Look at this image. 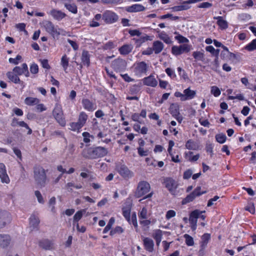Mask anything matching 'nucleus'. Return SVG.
Returning a JSON list of instances; mask_svg holds the SVG:
<instances>
[{
  "instance_id": "obj_51",
  "label": "nucleus",
  "mask_w": 256,
  "mask_h": 256,
  "mask_svg": "<svg viewBox=\"0 0 256 256\" xmlns=\"http://www.w3.org/2000/svg\"><path fill=\"white\" fill-rule=\"evenodd\" d=\"M148 40H152L151 38H150V36H141L140 38L136 40V42L139 45H140L142 44L144 42L146 41H147Z\"/></svg>"
},
{
  "instance_id": "obj_43",
  "label": "nucleus",
  "mask_w": 256,
  "mask_h": 256,
  "mask_svg": "<svg viewBox=\"0 0 256 256\" xmlns=\"http://www.w3.org/2000/svg\"><path fill=\"white\" fill-rule=\"evenodd\" d=\"M64 6L71 12L74 14L77 13V7L76 4H65Z\"/></svg>"
},
{
  "instance_id": "obj_13",
  "label": "nucleus",
  "mask_w": 256,
  "mask_h": 256,
  "mask_svg": "<svg viewBox=\"0 0 256 256\" xmlns=\"http://www.w3.org/2000/svg\"><path fill=\"white\" fill-rule=\"evenodd\" d=\"M0 178L2 183L8 184L10 182L6 172L5 166L2 163L0 164Z\"/></svg>"
},
{
  "instance_id": "obj_10",
  "label": "nucleus",
  "mask_w": 256,
  "mask_h": 256,
  "mask_svg": "<svg viewBox=\"0 0 256 256\" xmlns=\"http://www.w3.org/2000/svg\"><path fill=\"white\" fill-rule=\"evenodd\" d=\"M116 170L118 173L124 178H130L133 176V173L130 172L128 168L122 165L120 166H116Z\"/></svg>"
},
{
  "instance_id": "obj_29",
  "label": "nucleus",
  "mask_w": 256,
  "mask_h": 256,
  "mask_svg": "<svg viewBox=\"0 0 256 256\" xmlns=\"http://www.w3.org/2000/svg\"><path fill=\"white\" fill-rule=\"evenodd\" d=\"M185 146L187 149L190 150H196L198 148V144L192 140H188L186 143Z\"/></svg>"
},
{
  "instance_id": "obj_44",
  "label": "nucleus",
  "mask_w": 256,
  "mask_h": 256,
  "mask_svg": "<svg viewBox=\"0 0 256 256\" xmlns=\"http://www.w3.org/2000/svg\"><path fill=\"white\" fill-rule=\"evenodd\" d=\"M140 218L146 219L148 218V212L147 208L145 207L142 208L141 211L138 214Z\"/></svg>"
},
{
  "instance_id": "obj_47",
  "label": "nucleus",
  "mask_w": 256,
  "mask_h": 256,
  "mask_svg": "<svg viewBox=\"0 0 256 256\" xmlns=\"http://www.w3.org/2000/svg\"><path fill=\"white\" fill-rule=\"evenodd\" d=\"M70 129L73 131L78 130L82 128V126L78 122L70 123Z\"/></svg>"
},
{
  "instance_id": "obj_6",
  "label": "nucleus",
  "mask_w": 256,
  "mask_h": 256,
  "mask_svg": "<svg viewBox=\"0 0 256 256\" xmlns=\"http://www.w3.org/2000/svg\"><path fill=\"white\" fill-rule=\"evenodd\" d=\"M201 187L198 186L195 190L188 194L184 198L182 202V204H186L188 202H190L194 200L196 196H200V195L206 194V191L200 192Z\"/></svg>"
},
{
  "instance_id": "obj_4",
  "label": "nucleus",
  "mask_w": 256,
  "mask_h": 256,
  "mask_svg": "<svg viewBox=\"0 0 256 256\" xmlns=\"http://www.w3.org/2000/svg\"><path fill=\"white\" fill-rule=\"evenodd\" d=\"M52 116L56 121L62 126H64L66 124L64 112L60 105L56 104L52 111Z\"/></svg>"
},
{
  "instance_id": "obj_32",
  "label": "nucleus",
  "mask_w": 256,
  "mask_h": 256,
  "mask_svg": "<svg viewBox=\"0 0 256 256\" xmlns=\"http://www.w3.org/2000/svg\"><path fill=\"white\" fill-rule=\"evenodd\" d=\"M210 235L208 234H204L202 236V242H200V247L202 249H204L206 246L210 239Z\"/></svg>"
},
{
  "instance_id": "obj_9",
  "label": "nucleus",
  "mask_w": 256,
  "mask_h": 256,
  "mask_svg": "<svg viewBox=\"0 0 256 256\" xmlns=\"http://www.w3.org/2000/svg\"><path fill=\"white\" fill-rule=\"evenodd\" d=\"M11 221L10 214L7 212H0V228H4Z\"/></svg>"
},
{
  "instance_id": "obj_12",
  "label": "nucleus",
  "mask_w": 256,
  "mask_h": 256,
  "mask_svg": "<svg viewBox=\"0 0 256 256\" xmlns=\"http://www.w3.org/2000/svg\"><path fill=\"white\" fill-rule=\"evenodd\" d=\"M11 237L7 234H0V247L7 248L11 242Z\"/></svg>"
},
{
  "instance_id": "obj_16",
  "label": "nucleus",
  "mask_w": 256,
  "mask_h": 256,
  "mask_svg": "<svg viewBox=\"0 0 256 256\" xmlns=\"http://www.w3.org/2000/svg\"><path fill=\"white\" fill-rule=\"evenodd\" d=\"M145 10V8L140 4H134L126 8V10L129 12H136Z\"/></svg>"
},
{
  "instance_id": "obj_39",
  "label": "nucleus",
  "mask_w": 256,
  "mask_h": 256,
  "mask_svg": "<svg viewBox=\"0 0 256 256\" xmlns=\"http://www.w3.org/2000/svg\"><path fill=\"white\" fill-rule=\"evenodd\" d=\"M158 38L167 44H170L172 42L168 36L164 32H162L158 34Z\"/></svg>"
},
{
  "instance_id": "obj_14",
  "label": "nucleus",
  "mask_w": 256,
  "mask_h": 256,
  "mask_svg": "<svg viewBox=\"0 0 256 256\" xmlns=\"http://www.w3.org/2000/svg\"><path fill=\"white\" fill-rule=\"evenodd\" d=\"M114 66L116 70L122 71L126 68V62L122 59H117L114 61Z\"/></svg>"
},
{
  "instance_id": "obj_23",
  "label": "nucleus",
  "mask_w": 256,
  "mask_h": 256,
  "mask_svg": "<svg viewBox=\"0 0 256 256\" xmlns=\"http://www.w3.org/2000/svg\"><path fill=\"white\" fill-rule=\"evenodd\" d=\"M82 104L84 108L89 111H92L96 109V106L88 99H84Z\"/></svg>"
},
{
  "instance_id": "obj_5",
  "label": "nucleus",
  "mask_w": 256,
  "mask_h": 256,
  "mask_svg": "<svg viewBox=\"0 0 256 256\" xmlns=\"http://www.w3.org/2000/svg\"><path fill=\"white\" fill-rule=\"evenodd\" d=\"M150 184L146 181L140 182L138 185L134 193V196L139 198L145 195L150 190Z\"/></svg>"
},
{
  "instance_id": "obj_22",
  "label": "nucleus",
  "mask_w": 256,
  "mask_h": 256,
  "mask_svg": "<svg viewBox=\"0 0 256 256\" xmlns=\"http://www.w3.org/2000/svg\"><path fill=\"white\" fill-rule=\"evenodd\" d=\"M164 44L159 40L154 41L152 44V49L156 54L160 53L164 49Z\"/></svg>"
},
{
  "instance_id": "obj_21",
  "label": "nucleus",
  "mask_w": 256,
  "mask_h": 256,
  "mask_svg": "<svg viewBox=\"0 0 256 256\" xmlns=\"http://www.w3.org/2000/svg\"><path fill=\"white\" fill-rule=\"evenodd\" d=\"M29 220L30 226H32L33 228H35L38 227L40 222L38 214H32L30 216Z\"/></svg>"
},
{
  "instance_id": "obj_28",
  "label": "nucleus",
  "mask_w": 256,
  "mask_h": 256,
  "mask_svg": "<svg viewBox=\"0 0 256 256\" xmlns=\"http://www.w3.org/2000/svg\"><path fill=\"white\" fill-rule=\"evenodd\" d=\"M82 64L88 66L90 64V56L87 51H83L82 55Z\"/></svg>"
},
{
  "instance_id": "obj_53",
  "label": "nucleus",
  "mask_w": 256,
  "mask_h": 256,
  "mask_svg": "<svg viewBox=\"0 0 256 256\" xmlns=\"http://www.w3.org/2000/svg\"><path fill=\"white\" fill-rule=\"evenodd\" d=\"M160 18L161 19H165L166 18H170L172 20H176L179 19V17L178 16H173L172 14H168L162 16Z\"/></svg>"
},
{
  "instance_id": "obj_41",
  "label": "nucleus",
  "mask_w": 256,
  "mask_h": 256,
  "mask_svg": "<svg viewBox=\"0 0 256 256\" xmlns=\"http://www.w3.org/2000/svg\"><path fill=\"white\" fill-rule=\"evenodd\" d=\"M122 214L127 221L130 224V208H126L122 209Z\"/></svg>"
},
{
  "instance_id": "obj_30",
  "label": "nucleus",
  "mask_w": 256,
  "mask_h": 256,
  "mask_svg": "<svg viewBox=\"0 0 256 256\" xmlns=\"http://www.w3.org/2000/svg\"><path fill=\"white\" fill-rule=\"evenodd\" d=\"M184 96L185 97L184 98H186V100L190 99H192L195 96L196 94V91L192 90H190V88L184 90Z\"/></svg>"
},
{
  "instance_id": "obj_15",
  "label": "nucleus",
  "mask_w": 256,
  "mask_h": 256,
  "mask_svg": "<svg viewBox=\"0 0 256 256\" xmlns=\"http://www.w3.org/2000/svg\"><path fill=\"white\" fill-rule=\"evenodd\" d=\"M144 84L152 87H155L158 84V82L152 75L145 78L143 80Z\"/></svg>"
},
{
  "instance_id": "obj_26",
  "label": "nucleus",
  "mask_w": 256,
  "mask_h": 256,
  "mask_svg": "<svg viewBox=\"0 0 256 256\" xmlns=\"http://www.w3.org/2000/svg\"><path fill=\"white\" fill-rule=\"evenodd\" d=\"M200 214V212L198 210H194L190 213L189 218L190 224H197V219L199 218Z\"/></svg>"
},
{
  "instance_id": "obj_37",
  "label": "nucleus",
  "mask_w": 256,
  "mask_h": 256,
  "mask_svg": "<svg viewBox=\"0 0 256 256\" xmlns=\"http://www.w3.org/2000/svg\"><path fill=\"white\" fill-rule=\"evenodd\" d=\"M88 118V115L84 112H81L80 114L78 120V122L82 126L84 125Z\"/></svg>"
},
{
  "instance_id": "obj_38",
  "label": "nucleus",
  "mask_w": 256,
  "mask_h": 256,
  "mask_svg": "<svg viewBox=\"0 0 256 256\" xmlns=\"http://www.w3.org/2000/svg\"><path fill=\"white\" fill-rule=\"evenodd\" d=\"M153 238L155 239L156 244L158 246L162 238V231L160 230H156L153 234Z\"/></svg>"
},
{
  "instance_id": "obj_2",
  "label": "nucleus",
  "mask_w": 256,
  "mask_h": 256,
  "mask_svg": "<svg viewBox=\"0 0 256 256\" xmlns=\"http://www.w3.org/2000/svg\"><path fill=\"white\" fill-rule=\"evenodd\" d=\"M42 25L46 30L54 38H58L60 34L66 35V32L62 28L55 26L50 21L46 20L42 22Z\"/></svg>"
},
{
  "instance_id": "obj_54",
  "label": "nucleus",
  "mask_w": 256,
  "mask_h": 256,
  "mask_svg": "<svg viewBox=\"0 0 256 256\" xmlns=\"http://www.w3.org/2000/svg\"><path fill=\"white\" fill-rule=\"evenodd\" d=\"M211 93L215 96H218L220 95V91L217 86H213L211 88Z\"/></svg>"
},
{
  "instance_id": "obj_34",
  "label": "nucleus",
  "mask_w": 256,
  "mask_h": 256,
  "mask_svg": "<svg viewBox=\"0 0 256 256\" xmlns=\"http://www.w3.org/2000/svg\"><path fill=\"white\" fill-rule=\"evenodd\" d=\"M188 4L184 3V1L182 2V4L178 6H174L171 8L173 12H178L184 10H186L190 8V6H188Z\"/></svg>"
},
{
  "instance_id": "obj_60",
  "label": "nucleus",
  "mask_w": 256,
  "mask_h": 256,
  "mask_svg": "<svg viewBox=\"0 0 256 256\" xmlns=\"http://www.w3.org/2000/svg\"><path fill=\"white\" fill-rule=\"evenodd\" d=\"M176 216V212L173 210H169L167 212L166 217L168 220Z\"/></svg>"
},
{
  "instance_id": "obj_17",
  "label": "nucleus",
  "mask_w": 256,
  "mask_h": 256,
  "mask_svg": "<svg viewBox=\"0 0 256 256\" xmlns=\"http://www.w3.org/2000/svg\"><path fill=\"white\" fill-rule=\"evenodd\" d=\"M50 14L56 20H60L66 16V14L60 10L52 9L50 12Z\"/></svg>"
},
{
  "instance_id": "obj_63",
  "label": "nucleus",
  "mask_w": 256,
  "mask_h": 256,
  "mask_svg": "<svg viewBox=\"0 0 256 256\" xmlns=\"http://www.w3.org/2000/svg\"><path fill=\"white\" fill-rule=\"evenodd\" d=\"M124 230L121 226H116L114 230H113V234H120L124 232Z\"/></svg>"
},
{
  "instance_id": "obj_57",
  "label": "nucleus",
  "mask_w": 256,
  "mask_h": 256,
  "mask_svg": "<svg viewBox=\"0 0 256 256\" xmlns=\"http://www.w3.org/2000/svg\"><path fill=\"white\" fill-rule=\"evenodd\" d=\"M30 72L32 74H36L38 72V66L36 64H32L30 67Z\"/></svg>"
},
{
  "instance_id": "obj_48",
  "label": "nucleus",
  "mask_w": 256,
  "mask_h": 256,
  "mask_svg": "<svg viewBox=\"0 0 256 256\" xmlns=\"http://www.w3.org/2000/svg\"><path fill=\"white\" fill-rule=\"evenodd\" d=\"M184 237L186 239V243L188 246H192L194 244L193 238L188 234H185Z\"/></svg>"
},
{
  "instance_id": "obj_61",
  "label": "nucleus",
  "mask_w": 256,
  "mask_h": 256,
  "mask_svg": "<svg viewBox=\"0 0 256 256\" xmlns=\"http://www.w3.org/2000/svg\"><path fill=\"white\" fill-rule=\"evenodd\" d=\"M245 210L248 211L251 214H254L255 212V208L254 204H250L246 207Z\"/></svg>"
},
{
  "instance_id": "obj_7",
  "label": "nucleus",
  "mask_w": 256,
  "mask_h": 256,
  "mask_svg": "<svg viewBox=\"0 0 256 256\" xmlns=\"http://www.w3.org/2000/svg\"><path fill=\"white\" fill-rule=\"evenodd\" d=\"M190 50V46L186 44H182L178 46H173L172 48V53L176 56L180 55L184 52H188Z\"/></svg>"
},
{
  "instance_id": "obj_11",
  "label": "nucleus",
  "mask_w": 256,
  "mask_h": 256,
  "mask_svg": "<svg viewBox=\"0 0 256 256\" xmlns=\"http://www.w3.org/2000/svg\"><path fill=\"white\" fill-rule=\"evenodd\" d=\"M13 71L17 74L20 76L24 74L26 77H28L30 76V72L28 70L27 64L25 63L22 65V67H14L13 69Z\"/></svg>"
},
{
  "instance_id": "obj_8",
  "label": "nucleus",
  "mask_w": 256,
  "mask_h": 256,
  "mask_svg": "<svg viewBox=\"0 0 256 256\" xmlns=\"http://www.w3.org/2000/svg\"><path fill=\"white\" fill-rule=\"evenodd\" d=\"M164 184L172 194L175 192L178 184L174 180L171 178H166L164 180Z\"/></svg>"
},
{
  "instance_id": "obj_24",
  "label": "nucleus",
  "mask_w": 256,
  "mask_h": 256,
  "mask_svg": "<svg viewBox=\"0 0 256 256\" xmlns=\"http://www.w3.org/2000/svg\"><path fill=\"white\" fill-rule=\"evenodd\" d=\"M179 105L176 104H172L170 107L169 110L172 116H176L180 115L179 112Z\"/></svg>"
},
{
  "instance_id": "obj_40",
  "label": "nucleus",
  "mask_w": 256,
  "mask_h": 256,
  "mask_svg": "<svg viewBox=\"0 0 256 256\" xmlns=\"http://www.w3.org/2000/svg\"><path fill=\"white\" fill-rule=\"evenodd\" d=\"M103 20L106 23L111 24L112 22V12L108 11L103 14Z\"/></svg>"
},
{
  "instance_id": "obj_42",
  "label": "nucleus",
  "mask_w": 256,
  "mask_h": 256,
  "mask_svg": "<svg viewBox=\"0 0 256 256\" xmlns=\"http://www.w3.org/2000/svg\"><path fill=\"white\" fill-rule=\"evenodd\" d=\"M69 58L65 54L61 58L60 64L62 66L64 71L67 69L68 66Z\"/></svg>"
},
{
  "instance_id": "obj_36",
  "label": "nucleus",
  "mask_w": 256,
  "mask_h": 256,
  "mask_svg": "<svg viewBox=\"0 0 256 256\" xmlns=\"http://www.w3.org/2000/svg\"><path fill=\"white\" fill-rule=\"evenodd\" d=\"M193 152H188L185 154L186 158L189 161L194 162L196 161L200 158V154H197L195 156H193Z\"/></svg>"
},
{
  "instance_id": "obj_58",
  "label": "nucleus",
  "mask_w": 256,
  "mask_h": 256,
  "mask_svg": "<svg viewBox=\"0 0 256 256\" xmlns=\"http://www.w3.org/2000/svg\"><path fill=\"white\" fill-rule=\"evenodd\" d=\"M192 174V170L190 169H188L184 172L183 178L184 179L188 180L191 177Z\"/></svg>"
},
{
  "instance_id": "obj_46",
  "label": "nucleus",
  "mask_w": 256,
  "mask_h": 256,
  "mask_svg": "<svg viewBox=\"0 0 256 256\" xmlns=\"http://www.w3.org/2000/svg\"><path fill=\"white\" fill-rule=\"evenodd\" d=\"M226 136L224 134H220L216 136V141L220 144L224 143L226 142Z\"/></svg>"
},
{
  "instance_id": "obj_33",
  "label": "nucleus",
  "mask_w": 256,
  "mask_h": 256,
  "mask_svg": "<svg viewBox=\"0 0 256 256\" xmlns=\"http://www.w3.org/2000/svg\"><path fill=\"white\" fill-rule=\"evenodd\" d=\"M214 19L217 20V24L222 29H226L228 28V24L226 20H223L222 16L214 17Z\"/></svg>"
},
{
  "instance_id": "obj_18",
  "label": "nucleus",
  "mask_w": 256,
  "mask_h": 256,
  "mask_svg": "<svg viewBox=\"0 0 256 256\" xmlns=\"http://www.w3.org/2000/svg\"><path fill=\"white\" fill-rule=\"evenodd\" d=\"M11 125L12 126H19L22 127L26 128L28 130V134H30L32 133V130L29 128L28 125L23 121L18 122L16 119L14 118L12 120Z\"/></svg>"
},
{
  "instance_id": "obj_31",
  "label": "nucleus",
  "mask_w": 256,
  "mask_h": 256,
  "mask_svg": "<svg viewBox=\"0 0 256 256\" xmlns=\"http://www.w3.org/2000/svg\"><path fill=\"white\" fill-rule=\"evenodd\" d=\"M6 76L10 80L15 84H19L20 82V80L18 76L12 72H8L6 73Z\"/></svg>"
},
{
  "instance_id": "obj_49",
  "label": "nucleus",
  "mask_w": 256,
  "mask_h": 256,
  "mask_svg": "<svg viewBox=\"0 0 256 256\" xmlns=\"http://www.w3.org/2000/svg\"><path fill=\"white\" fill-rule=\"evenodd\" d=\"M84 210H80L77 212L74 216V222H78L81 219L82 216L83 212H85Z\"/></svg>"
},
{
  "instance_id": "obj_52",
  "label": "nucleus",
  "mask_w": 256,
  "mask_h": 256,
  "mask_svg": "<svg viewBox=\"0 0 256 256\" xmlns=\"http://www.w3.org/2000/svg\"><path fill=\"white\" fill-rule=\"evenodd\" d=\"M192 56L194 58L198 60H202L204 58V54L200 52H194L192 54Z\"/></svg>"
},
{
  "instance_id": "obj_19",
  "label": "nucleus",
  "mask_w": 256,
  "mask_h": 256,
  "mask_svg": "<svg viewBox=\"0 0 256 256\" xmlns=\"http://www.w3.org/2000/svg\"><path fill=\"white\" fill-rule=\"evenodd\" d=\"M143 242L145 248L150 252H152L154 246V241L150 238H144Z\"/></svg>"
},
{
  "instance_id": "obj_35",
  "label": "nucleus",
  "mask_w": 256,
  "mask_h": 256,
  "mask_svg": "<svg viewBox=\"0 0 256 256\" xmlns=\"http://www.w3.org/2000/svg\"><path fill=\"white\" fill-rule=\"evenodd\" d=\"M40 100L36 98L27 97L24 100V102L28 106H34L37 104L39 103Z\"/></svg>"
},
{
  "instance_id": "obj_50",
  "label": "nucleus",
  "mask_w": 256,
  "mask_h": 256,
  "mask_svg": "<svg viewBox=\"0 0 256 256\" xmlns=\"http://www.w3.org/2000/svg\"><path fill=\"white\" fill-rule=\"evenodd\" d=\"M84 137V142L86 143H88L90 142V138H94V136L90 135L88 132H84L82 134Z\"/></svg>"
},
{
  "instance_id": "obj_55",
  "label": "nucleus",
  "mask_w": 256,
  "mask_h": 256,
  "mask_svg": "<svg viewBox=\"0 0 256 256\" xmlns=\"http://www.w3.org/2000/svg\"><path fill=\"white\" fill-rule=\"evenodd\" d=\"M34 194H35L36 196V197L38 202H40V204L44 203V200L43 197H42V195L41 194L40 192H39L38 190L35 191Z\"/></svg>"
},
{
  "instance_id": "obj_59",
  "label": "nucleus",
  "mask_w": 256,
  "mask_h": 256,
  "mask_svg": "<svg viewBox=\"0 0 256 256\" xmlns=\"http://www.w3.org/2000/svg\"><path fill=\"white\" fill-rule=\"evenodd\" d=\"M138 154L141 156H146L148 154V151L144 150L142 147L138 148Z\"/></svg>"
},
{
  "instance_id": "obj_25",
  "label": "nucleus",
  "mask_w": 256,
  "mask_h": 256,
  "mask_svg": "<svg viewBox=\"0 0 256 256\" xmlns=\"http://www.w3.org/2000/svg\"><path fill=\"white\" fill-rule=\"evenodd\" d=\"M132 50V44H124L119 48L118 50L121 54L126 55L130 52Z\"/></svg>"
},
{
  "instance_id": "obj_64",
  "label": "nucleus",
  "mask_w": 256,
  "mask_h": 256,
  "mask_svg": "<svg viewBox=\"0 0 256 256\" xmlns=\"http://www.w3.org/2000/svg\"><path fill=\"white\" fill-rule=\"evenodd\" d=\"M128 33L131 36H140L141 34V32L138 30H130Z\"/></svg>"
},
{
  "instance_id": "obj_3",
  "label": "nucleus",
  "mask_w": 256,
  "mask_h": 256,
  "mask_svg": "<svg viewBox=\"0 0 256 256\" xmlns=\"http://www.w3.org/2000/svg\"><path fill=\"white\" fill-rule=\"evenodd\" d=\"M34 178L36 183L44 186L46 183V176L44 170L41 166H35L34 170Z\"/></svg>"
},
{
  "instance_id": "obj_45",
  "label": "nucleus",
  "mask_w": 256,
  "mask_h": 256,
  "mask_svg": "<svg viewBox=\"0 0 256 256\" xmlns=\"http://www.w3.org/2000/svg\"><path fill=\"white\" fill-rule=\"evenodd\" d=\"M245 49L248 51H252L256 50V39L252 40L245 46Z\"/></svg>"
},
{
  "instance_id": "obj_20",
  "label": "nucleus",
  "mask_w": 256,
  "mask_h": 256,
  "mask_svg": "<svg viewBox=\"0 0 256 256\" xmlns=\"http://www.w3.org/2000/svg\"><path fill=\"white\" fill-rule=\"evenodd\" d=\"M147 68L148 66L144 62L138 63L135 67L136 72L139 74L146 72Z\"/></svg>"
},
{
  "instance_id": "obj_56",
  "label": "nucleus",
  "mask_w": 256,
  "mask_h": 256,
  "mask_svg": "<svg viewBox=\"0 0 256 256\" xmlns=\"http://www.w3.org/2000/svg\"><path fill=\"white\" fill-rule=\"evenodd\" d=\"M132 223L135 228L138 226L136 215L135 212H133L130 218V224Z\"/></svg>"
},
{
  "instance_id": "obj_27",
  "label": "nucleus",
  "mask_w": 256,
  "mask_h": 256,
  "mask_svg": "<svg viewBox=\"0 0 256 256\" xmlns=\"http://www.w3.org/2000/svg\"><path fill=\"white\" fill-rule=\"evenodd\" d=\"M39 246L43 249L48 250L52 248V243L48 240H44L39 242Z\"/></svg>"
},
{
  "instance_id": "obj_1",
  "label": "nucleus",
  "mask_w": 256,
  "mask_h": 256,
  "mask_svg": "<svg viewBox=\"0 0 256 256\" xmlns=\"http://www.w3.org/2000/svg\"><path fill=\"white\" fill-rule=\"evenodd\" d=\"M108 153L107 150L104 147H90L83 150L82 154V156L88 159H96L104 156Z\"/></svg>"
},
{
  "instance_id": "obj_62",
  "label": "nucleus",
  "mask_w": 256,
  "mask_h": 256,
  "mask_svg": "<svg viewBox=\"0 0 256 256\" xmlns=\"http://www.w3.org/2000/svg\"><path fill=\"white\" fill-rule=\"evenodd\" d=\"M166 72L167 74L172 78H174L176 76L174 72L170 68H166Z\"/></svg>"
}]
</instances>
